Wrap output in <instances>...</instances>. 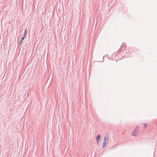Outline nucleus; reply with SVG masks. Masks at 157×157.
<instances>
[{
	"label": "nucleus",
	"mask_w": 157,
	"mask_h": 157,
	"mask_svg": "<svg viewBox=\"0 0 157 157\" xmlns=\"http://www.w3.org/2000/svg\"><path fill=\"white\" fill-rule=\"evenodd\" d=\"M109 139L107 136H105L104 137L103 141L102 144V147L104 148L109 143Z\"/></svg>",
	"instance_id": "obj_1"
},
{
	"label": "nucleus",
	"mask_w": 157,
	"mask_h": 157,
	"mask_svg": "<svg viewBox=\"0 0 157 157\" xmlns=\"http://www.w3.org/2000/svg\"><path fill=\"white\" fill-rule=\"evenodd\" d=\"M139 127L137 126L136 128L134 129V131L132 132V135L133 136H137L138 135V131Z\"/></svg>",
	"instance_id": "obj_2"
},
{
	"label": "nucleus",
	"mask_w": 157,
	"mask_h": 157,
	"mask_svg": "<svg viewBox=\"0 0 157 157\" xmlns=\"http://www.w3.org/2000/svg\"><path fill=\"white\" fill-rule=\"evenodd\" d=\"M100 135L99 134H98L96 138V141L97 143V144H98V142L99 141V140L100 139Z\"/></svg>",
	"instance_id": "obj_3"
},
{
	"label": "nucleus",
	"mask_w": 157,
	"mask_h": 157,
	"mask_svg": "<svg viewBox=\"0 0 157 157\" xmlns=\"http://www.w3.org/2000/svg\"><path fill=\"white\" fill-rule=\"evenodd\" d=\"M27 33V31L26 29H25L24 31V36L26 37V35Z\"/></svg>",
	"instance_id": "obj_4"
},
{
	"label": "nucleus",
	"mask_w": 157,
	"mask_h": 157,
	"mask_svg": "<svg viewBox=\"0 0 157 157\" xmlns=\"http://www.w3.org/2000/svg\"><path fill=\"white\" fill-rule=\"evenodd\" d=\"M143 125H144V128H145L147 127V124L144 123V124H143Z\"/></svg>",
	"instance_id": "obj_5"
},
{
	"label": "nucleus",
	"mask_w": 157,
	"mask_h": 157,
	"mask_svg": "<svg viewBox=\"0 0 157 157\" xmlns=\"http://www.w3.org/2000/svg\"><path fill=\"white\" fill-rule=\"evenodd\" d=\"M25 36H23V37H22L21 38V40L22 41H23V40H24V39L25 38Z\"/></svg>",
	"instance_id": "obj_6"
},
{
	"label": "nucleus",
	"mask_w": 157,
	"mask_h": 157,
	"mask_svg": "<svg viewBox=\"0 0 157 157\" xmlns=\"http://www.w3.org/2000/svg\"><path fill=\"white\" fill-rule=\"evenodd\" d=\"M22 41L21 40H20V43L22 42Z\"/></svg>",
	"instance_id": "obj_7"
}]
</instances>
